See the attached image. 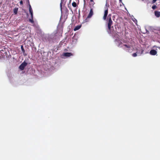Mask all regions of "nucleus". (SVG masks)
Wrapping results in <instances>:
<instances>
[{"label":"nucleus","instance_id":"obj_20","mask_svg":"<svg viewBox=\"0 0 160 160\" xmlns=\"http://www.w3.org/2000/svg\"><path fill=\"white\" fill-rule=\"evenodd\" d=\"M31 15V18H33V12L30 13Z\"/></svg>","mask_w":160,"mask_h":160},{"label":"nucleus","instance_id":"obj_1","mask_svg":"<svg viewBox=\"0 0 160 160\" xmlns=\"http://www.w3.org/2000/svg\"><path fill=\"white\" fill-rule=\"evenodd\" d=\"M108 7H109V5L108 4V5L107 3H106L105 7H104V14L103 17V19L104 20H106V22L108 25V32L109 33H111V28H113V26H112V25L113 24V22L111 18V15L110 14H109L107 18V15L108 13Z\"/></svg>","mask_w":160,"mask_h":160},{"label":"nucleus","instance_id":"obj_10","mask_svg":"<svg viewBox=\"0 0 160 160\" xmlns=\"http://www.w3.org/2000/svg\"><path fill=\"white\" fill-rule=\"evenodd\" d=\"M21 50L22 51V52L23 53V55L25 56H26L27 55V54H26L25 53V50L24 49V48H23V47L22 45L21 46Z\"/></svg>","mask_w":160,"mask_h":160},{"label":"nucleus","instance_id":"obj_18","mask_svg":"<svg viewBox=\"0 0 160 160\" xmlns=\"http://www.w3.org/2000/svg\"><path fill=\"white\" fill-rule=\"evenodd\" d=\"M157 0H152V3L153 4L155 3Z\"/></svg>","mask_w":160,"mask_h":160},{"label":"nucleus","instance_id":"obj_13","mask_svg":"<svg viewBox=\"0 0 160 160\" xmlns=\"http://www.w3.org/2000/svg\"><path fill=\"white\" fill-rule=\"evenodd\" d=\"M72 5L74 7H76L77 6L76 3L75 2H73L72 3Z\"/></svg>","mask_w":160,"mask_h":160},{"label":"nucleus","instance_id":"obj_19","mask_svg":"<svg viewBox=\"0 0 160 160\" xmlns=\"http://www.w3.org/2000/svg\"><path fill=\"white\" fill-rule=\"evenodd\" d=\"M20 3L21 5H22L23 3V1L22 0L20 2Z\"/></svg>","mask_w":160,"mask_h":160},{"label":"nucleus","instance_id":"obj_8","mask_svg":"<svg viewBox=\"0 0 160 160\" xmlns=\"http://www.w3.org/2000/svg\"><path fill=\"white\" fill-rule=\"evenodd\" d=\"M28 4L29 5V11L30 13L33 12V11L31 8V6L30 5L29 0H27Z\"/></svg>","mask_w":160,"mask_h":160},{"label":"nucleus","instance_id":"obj_23","mask_svg":"<svg viewBox=\"0 0 160 160\" xmlns=\"http://www.w3.org/2000/svg\"><path fill=\"white\" fill-rule=\"evenodd\" d=\"M122 0H119V2H122Z\"/></svg>","mask_w":160,"mask_h":160},{"label":"nucleus","instance_id":"obj_22","mask_svg":"<svg viewBox=\"0 0 160 160\" xmlns=\"http://www.w3.org/2000/svg\"><path fill=\"white\" fill-rule=\"evenodd\" d=\"M86 4V1L85 0H84V5Z\"/></svg>","mask_w":160,"mask_h":160},{"label":"nucleus","instance_id":"obj_11","mask_svg":"<svg viewBox=\"0 0 160 160\" xmlns=\"http://www.w3.org/2000/svg\"><path fill=\"white\" fill-rule=\"evenodd\" d=\"M18 8H14L13 9V12L15 14H17L18 13Z\"/></svg>","mask_w":160,"mask_h":160},{"label":"nucleus","instance_id":"obj_3","mask_svg":"<svg viewBox=\"0 0 160 160\" xmlns=\"http://www.w3.org/2000/svg\"><path fill=\"white\" fill-rule=\"evenodd\" d=\"M27 63L24 61L19 66V69L22 70H23L25 67L27 65Z\"/></svg>","mask_w":160,"mask_h":160},{"label":"nucleus","instance_id":"obj_7","mask_svg":"<svg viewBox=\"0 0 160 160\" xmlns=\"http://www.w3.org/2000/svg\"><path fill=\"white\" fill-rule=\"evenodd\" d=\"M155 15L157 18H159L160 17V12L155 11H154Z\"/></svg>","mask_w":160,"mask_h":160},{"label":"nucleus","instance_id":"obj_14","mask_svg":"<svg viewBox=\"0 0 160 160\" xmlns=\"http://www.w3.org/2000/svg\"><path fill=\"white\" fill-rule=\"evenodd\" d=\"M29 21L31 22L32 23H34V21L33 20V18H31L29 19Z\"/></svg>","mask_w":160,"mask_h":160},{"label":"nucleus","instance_id":"obj_16","mask_svg":"<svg viewBox=\"0 0 160 160\" xmlns=\"http://www.w3.org/2000/svg\"><path fill=\"white\" fill-rule=\"evenodd\" d=\"M132 20L136 24L137 22V21L135 18H134V19H132Z\"/></svg>","mask_w":160,"mask_h":160},{"label":"nucleus","instance_id":"obj_9","mask_svg":"<svg viewBox=\"0 0 160 160\" xmlns=\"http://www.w3.org/2000/svg\"><path fill=\"white\" fill-rule=\"evenodd\" d=\"M81 25L77 26L74 28V29H73L74 31H76L78 30L81 28Z\"/></svg>","mask_w":160,"mask_h":160},{"label":"nucleus","instance_id":"obj_17","mask_svg":"<svg viewBox=\"0 0 160 160\" xmlns=\"http://www.w3.org/2000/svg\"><path fill=\"white\" fill-rule=\"evenodd\" d=\"M132 56L133 57H135L137 56V54L136 53H133L132 54Z\"/></svg>","mask_w":160,"mask_h":160},{"label":"nucleus","instance_id":"obj_6","mask_svg":"<svg viewBox=\"0 0 160 160\" xmlns=\"http://www.w3.org/2000/svg\"><path fill=\"white\" fill-rule=\"evenodd\" d=\"M64 56L67 57H69L72 55V54L71 52H65L63 54Z\"/></svg>","mask_w":160,"mask_h":160},{"label":"nucleus","instance_id":"obj_15","mask_svg":"<svg viewBox=\"0 0 160 160\" xmlns=\"http://www.w3.org/2000/svg\"><path fill=\"white\" fill-rule=\"evenodd\" d=\"M152 8L154 10V9H156L157 8V7L156 5H154L152 6Z\"/></svg>","mask_w":160,"mask_h":160},{"label":"nucleus","instance_id":"obj_5","mask_svg":"<svg viewBox=\"0 0 160 160\" xmlns=\"http://www.w3.org/2000/svg\"><path fill=\"white\" fill-rule=\"evenodd\" d=\"M157 53V52L155 50H151L150 52V54L152 55H155Z\"/></svg>","mask_w":160,"mask_h":160},{"label":"nucleus","instance_id":"obj_2","mask_svg":"<svg viewBox=\"0 0 160 160\" xmlns=\"http://www.w3.org/2000/svg\"><path fill=\"white\" fill-rule=\"evenodd\" d=\"M120 44L121 45L120 47L122 48L124 50L126 51H129V50L131 48V45H130L124 44L122 43H121L119 45H120Z\"/></svg>","mask_w":160,"mask_h":160},{"label":"nucleus","instance_id":"obj_4","mask_svg":"<svg viewBox=\"0 0 160 160\" xmlns=\"http://www.w3.org/2000/svg\"><path fill=\"white\" fill-rule=\"evenodd\" d=\"M93 15V9L91 8L90 10V12L89 14L88 15L87 18L85 19V21H87V20L88 18H91Z\"/></svg>","mask_w":160,"mask_h":160},{"label":"nucleus","instance_id":"obj_12","mask_svg":"<svg viewBox=\"0 0 160 160\" xmlns=\"http://www.w3.org/2000/svg\"><path fill=\"white\" fill-rule=\"evenodd\" d=\"M90 5L93 6L95 2H94L93 0H90Z\"/></svg>","mask_w":160,"mask_h":160},{"label":"nucleus","instance_id":"obj_21","mask_svg":"<svg viewBox=\"0 0 160 160\" xmlns=\"http://www.w3.org/2000/svg\"><path fill=\"white\" fill-rule=\"evenodd\" d=\"M60 6L61 7V8H62V2H61L60 3Z\"/></svg>","mask_w":160,"mask_h":160},{"label":"nucleus","instance_id":"obj_25","mask_svg":"<svg viewBox=\"0 0 160 160\" xmlns=\"http://www.w3.org/2000/svg\"><path fill=\"white\" fill-rule=\"evenodd\" d=\"M157 48H159L160 49V47H157Z\"/></svg>","mask_w":160,"mask_h":160},{"label":"nucleus","instance_id":"obj_24","mask_svg":"<svg viewBox=\"0 0 160 160\" xmlns=\"http://www.w3.org/2000/svg\"><path fill=\"white\" fill-rule=\"evenodd\" d=\"M156 47V46H153V48H154V47Z\"/></svg>","mask_w":160,"mask_h":160}]
</instances>
